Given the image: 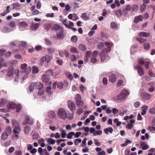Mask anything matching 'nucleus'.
Here are the masks:
<instances>
[{
	"mask_svg": "<svg viewBox=\"0 0 155 155\" xmlns=\"http://www.w3.org/2000/svg\"><path fill=\"white\" fill-rule=\"evenodd\" d=\"M105 45L107 48V49L106 48H104L100 54V59L102 62L107 61L110 59L108 53L110 51V48L113 45L112 42H106L105 43Z\"/></svg>",
	"mask_w": 155,
	"mask_h": 155,
	"instance_id": "obj_1",
	"label": "nucleus"
},
{
	"mask_svg": "<svg viewBox=\"0 0 155 155\" xmlns=\"http://www.w3.org/2000/svg\"><path fill=\"white\" fill-rule=\"evenodd\" d=\"M129 94V92L127 90H124L117 96V98L120 101L124 100L126 99V96H128Z\"/></svg>",
	"mask_w": 155,
	"mask_h": 155,
	"instance_id": "obj_2",
	"label": "nucleus"
},
{
	"mask_svg": "<svg viewBox=\"0 0 155 155\" xmlns=\"http://www.w3.org/2000/svg\"><path fill=\"white\" fill-rule=\"evenodd\" d=\"M34 124V120L32 117L28 115H26L24 117L23 121V124L26 125L27 124L32 125Z\"/></svg>",
	"mask_w": 155,
	"mask_h": 155,
	"instance_id": "obj_3",
	"label": "nucleus"
},
{
	"mask_svg": "<svg viewBox=\"0 0 155 155\" xmlns=\"http://www.w3.org/2000/svg\"><path fill=\"white\" fill-rule=\"evenodd\" d=\"M58 115L59 118L63 119H65L67 117L66 112L63 108L59 109L58 113Z\"/></svg>",
	"mask_w": 155,
	"mask_h": 155,
	"instance_id": "obj_4",
	"label": "nucleus"
},
{
	"mask_svg": "<svg viewBox=\"0 0 155 155\" xmlns=\"http://www.w3.org/2000/svg\"><path fill=\"white\" fill-rule=\"evenodd\" d=\"M67 105L68 108L71 111L73 115L74 111L76 110V106L75 102L71 100L69 101H68Z\"/></svg>",
	"mask_w": 155,
	"mask_h": 155,
	"instance_id": "obj_5",
	"label": "nucleus"
},
{
	"mask_svg": "<svg viewBox=\"0 0 155 155\" xmlns=\"http://www.w3.org/2000/svg\"><path fill=\"white\" fill-rule=\"evenodd\" d=\"M75 100L77 106L78 107H80L84 104V102L82 101L81 95L79 94H77L75 97Z\"/></svg>",
	"mask_w": 155,
	"mask_h": 155,
	"instance_id": "obj_6",
	"label": "nucleus"
},
{
	"mask_svg": "<svg viewBox=\"0 0 155 155\" xmlns=\"http://www.w3.org/2000/svg\"><path fill=\"white\" fill-rule=\"evenodd\" d=\"M18 25L20 30L22 31L27 28L28 25L26 21H22L18 22Z\"/></svg>",
	"mask_w": 155,
	"mask_h": 155,
	"instance_id": "obj_7",
	"label": "nucleus"
},
{
	"mask_svg": "<svg viewBox=\"0 0 155 155\" xmlns=\"http://www.w3.org/2000/svg\"><path fill=\"white\" fill-rule=\"evenodd\" d=\"M134 68L135 70H137L138 73L139 75L143 76L144 74V72L143 68L138 65L137 64L134 66Z\"/></svg>",
	"mask_w": 155,
	"mask_h": 155,
	"instance_id": "obj_8",
	"label": "nucleus"
},
{
	"mask_svg": "<svg viewBox=\"0 0 155 155\" xmlns=\"http://www.w3.org/2000/svg\"><path fill=\"white\" fill-rule=\"evenodd\" d=\"M64 30L63 29H61L60 31L57 32V37L58 39L62 40L64 38Z\"/></svg>",
	"mask_w": 155,
	"mask_h": 155,
	"instance_id": "obj_9",
	"label": "nucleus"
},
{
	"mask_svg": "<svg viewBox=\"0 0 155 155\" xmlns=\"http://www.w3.org/2000/svg\"><path fill=\"white\" fill-rule=\"evenodd\" d=\"M64 86L63 84L61 82H55L53 84V87L54 88L56 87L59 89H62Z\"/></svg>",
	"mask_w": 155,
	"mask_h": 155,
	"instance_id": "obj_10",
	"label": "nucleus"
},
{
	"mask_svg": "<svg viewBox=\"0 0 155 155\" xmlns=\"http://www.w3.org/2000/svg\"><path fill=\"white\" fill-rule=\"evenodd\" d=\"M141 96L142 99L148 100L150 98L151 95L147 92H143L142 93Z\"/></svg>",
	"mask_w": 155,
	"mask_h": 155,
	"instance_id": "obj_11",
	"label": "nucleus"
},
{
	"mask_svg": "<svg viewBox=\"0 0 155 155\" xmlns=\"http://www.w3.org/2000/svg\"><path fill=\"white\" fill-rule=\"evenodd\" d=\"M1 31L4 33H8L13 31L12 29H10V28L7 26H5L1 29Z\"/></svg>",
	"mask_w": 155,
	"mask_h": 155,
	"instance_id": "obj_12",
	"label": "nucleus"
},
{
	"mask_svg": "<svg viewBox=\"0 0 155 155\" xmlns=\"http://www.w3.org/2000/svg\"><path fill=\"white\" fill-rule=\"evenodd\" d=\"M62 28H61L59 25L57 24H55L51 27V30L56 31V32L60 31L61 29Z\"/></svg>",
	"mask_w": 155,
	"mask_h": 155,
	"instance_id": "obj_13",
	"label": "nucleus"
},
{
	"mask_svg": "<svg viewBox=\"0 0 155 155\" xmlns=\"http://www.w3.org/2000/svg\"><path fill=\"white\" fill-rule=\"evenodd\" d=\"M117 79L116 75L114 74H111L109 77V81L112 83H114Z\"/></svg>",
	"mask_w": 155,
	"mask_h": 155,
	"instance_id": "obj_14",
	"label": "nucleus"
},
{
	"mask_svg": "<svg viewBox=\"0 0 155 155\" xmlns=\"http://www.w3.org/2000/svg\"><path fill=\"white\" fill-rule=\"evenodd\" d=\"M131 10V6L129 5H127L126 8L123 10V14L124 15H126L128 13V12Z\"/></svg>",
	"mask_w": 155,
	"mask_h": 155,
	"instance_id": "obj_15",
	"label": "nucleus"
},
{
	"mask_svg": "<svg viewBox=\"0 0 155 155\" xmlns=\"http://www.w3.org/2000/svg\"><path fill=\"white\" fill-rule=\"evenodd\" d=\"M42 79L44 83H47L49 81V77L45 74H43L42 75Z\"/></svg>",
	"mask_w": 155,
	"mask_h": 155,
	"instance_id": "obj_16",
	"label": "nucleus"
},
{
	"mask_svg": "<svg viewBox=\"0 0 155 155\" xmlns=\"http://www.w3.org/2000/svg\"><path fill=\"white\" fill-rule=\"evenodd\" d=\"M27 43L25 41L21 42L19 44V48L21 50L24 49L27 47Z\"/></svg>",
	"mask_w": 155,
	"mask_h": 155,
	"instance_id": "obj_17",
	"label": "nucleus"
},
{
	"mask_svg": "<svg viewBox=\"0 0 155 155\" xmlns=\"http://www.w3.org/2000/svg\"><path fill=\"white\" fill-rule=\"evenodd\" d=\"M24 131L25 134L28 135L31 130L30 127L28 126H27L24 127Z\"/></svg>",
	"mask_w": 155,
	"mask_h": 155,
	"instance_id": "obj_18",
	"label": "nucleus"
},
{
	"mask_svg": "<svg viewBox=\"0 0 155 155\" xmlns=\"http://www.w3.org/2000/svg\"><path fill=\"white\" fill-rule=\"evenodd\" d=\"M51 24L49 22H47L44 23L43 25L44 28L45 29L47 30V31H48L49 29L51 28Z\"/></svg>",
	"mask_w": 155,
	"mask_h": 155,
	"instance_id": "obj_19",
	"label": "nucleus"
},
{
	"mask_svg": "<svg viewBox=\"0 0 155 155\" xmlns=\"http://www.w3.org/2000/svg\"><path fill=\"white\" fill-rule=\"evenodd\" d=\"M81 17L84 20L86 21L89 20V17L87 15V13L86 12L83 13L81 15Z\"/></svg>",
	"mask_w": 155,
	"mask_h": 155,
	"instance_id": "obj_20",
	"label": "nucleus"
},
{
	"mask_svg": "<svg viewBox=\"0 0 155 155\" xmlns=\"http://www.w3.org/2000/svg\"><path fill=\"white\" fill-rule=\"evenodd\" d=\"M15 128L13 130L14 133H19L21 130L19 125L14 126Z\"/></svg>",
	"mask_w": 155,
	"mask_h": 155,
	"instance_id": "obj_21",
	"label": "nucleus"
},
{
	"mask_svg": "<svg viewBox=\"0 0 155 155\" xmlns=\"http://www.w3.org/2000/svg\"><path fill=\"white\" fill-rule=\"evenodd\" d=\"M113 131V129L111 127H108L104 129V132L107 134H108L109 132L110 133H112Z\"/></svg>",
	"mask_w": 155,
	"mask_h": 155,
	"instance_id": "obj_22",
	"label": "nucleus"
},
{
	"mask_svg": "<svg viewBox=\"0 0 155 155\" xmlns=\"http://www.w3.org/2000/svg\"><path fill=\"white\" fill-rule=\"evenodd\" d=\"M16 104L14 102H9L8 105V109H14L15 107Z\"/></svg>",
	"mask_w": 155,
	"mask_h": 155,
	"instance_id": "obj_23",
	"label": "nucleus"
},
{
	"mask_svg": "<svg viewBox=\"0 0 155 155\" xmlns=\"http://www.w3.org/2000/svg\"><path fill=\"white\" fill-rule=\"evenodd\" d=\"M55 114L54 112L53 111H50L48 113V117L51 118H53L55 117Z\"/></svg>",
	"mask_w": 155,
	"mask_h": 155,
	"instance_id": "obj_24",
	"label": "nucleus"
},
{
	"mask_svg": "<svg viewBox=\"0 0 155 155\" xmlns=\"http://www.w3.org/2000/svg\"><path fill=\"white\" fill-rule=\"evenodd\" d=\"M115 15L118 17H120L122 15V12L120 9H118L115 12Z\"/></svg>",
	"mask_w": 155,
	"mask_h": 155,
	"instance_id": "obj_25",
	"label": "nucleus"
},
{
	"mask_svg": "<svg viewBox=\"0 0 155 155\" xmlns=\"http://www.w3.org/2000/svg\"><path fill=\"white\" fill-rule=\"evenodd\" d=\"M35 86H36V84L34 83H32L30 85L29 87V89L30 92H31L33 91Z\"/></svg>",
	"mask_w": 155,
	"mask_h": 155,
	"instance_id": "obj_26",
	"label": "nucleus"
},
{
	"mask_svg": "<svg viewBox=\"0 0 155 155\" xmlns=\"http://www.w3.org/2000/svg\"><path fill=\"white\" fill-rule=\"evenodd\" d=\"M46 58L47 63H48L50 61V60L52 59V55L51 54H48L45 56Z\"/></svg>",
	"mask_w": 155,
	"mask_h": 155,
	"instance_id": "obj_27",
	"label": "nucleus"
},
{
	"mask_svg": "<svg viewBox=\"0 0 155 155\" xmlns=\"http://www.w3.org/2000/svg\"><path fill=\"white\" fill-rule=\"evenodd\" d=\"M14 74V72L13 71L12 69V68H11V69H10L7 74V76L8 77H12Z\"/></svg>",
	"mask_w": 155,
	"mask_h": 155,
	"instance_id": "obj_28",
	"label": "nucleus"
},
{
	"mask_svg": "<svg viewBox=\"0 0 155 155\" xmlns=\"http://www.w3.org/2000/svg\"><path fill=\"white\" fill-rule=\"evenodd\" d=\"M9 135L6 133L4 132L3 133L1 136V138L3 140H5L8 138V136Z\"/></svg>",
	"mask_w": 155,
	"mask_h": 155,
	"instance_id": "obj_29",
	"label": "nucleus"
},
{
	"mask_svg": "<svg viewBox=\"0 0 155 155\" xmlns=\"http://www.w3.org/2000/svg\"><path fill=\"white\" fill-rule=\"evenodd\" d=\"M143 47L144 49L148 50L150 49V46L149 43L146 42L144 44Z\"/></svg>",
	"mask_w": 155,
	"mask_h": 155,
	"instance_id": "obj_30",
	"label": "nucleus"
},
{
	"mask_svg": "<svg viewBox=\"0 0 155 155\" xmlns=\"http://www.w3.org/2000/svg\"><path fill=\"white\" fill-rule=\"evenodd\" d=\"M45 74H47V75L50 76H52L53 74V72L52 70H48Z\"/></svg>",
	"mask_w": 155,
	"mask_h": 155,
	"instance_id": "obj_31",
	"label": "nucleus"
},
{
	"mask_svg": "<svg viewBox=\"0 0 155 155\" xmlns=\"http://www.w3.org/2000/svg\"><path fill=\"white\" fill-rule=\"evenodd\" d=\"M11 122L13 127L19 125L18 123L15 119H12Z\"/></svg>",
	"mask_w": 155,
	"mask_h": 155,
	"instance_id": "obj_32",
	"label": "nucleus"
},
{
	"mask_svg": "<svg viewBox=\"0 0 155 155\" xmlns=\"http://www.w3.org/2000/svg\"><path fill=\"white\" fill-rule=\"evenodd\" d=\"M47 142L50 144H54L55 143V140L53 139H52L51 138H48Z\"/></svg>",
	"mask_w": 155,
	"mask_h": 155,
	"instance_id": "obj_33",
	"label": "nucleus"
},
{
	"mask_svg": "<svg viewBox=\"0 0 155 155\" xmlns=\"http://www.w3.org/2000/svg\"><path fill=\"white\" fill-rule=\"evenodd\" d=\"M124 82L122 80H119L116 86L117 87H120L123 85Z\"/></svg>",
	"mask_w": 155,
	"mask_h": 155,
	"instance_id": "obj_34",
	"label": "nucleus"
},
{
	"mask_svg": "<svg viewBox=\"0 0 155 155\" xmlns=\"http://www.w3.org/2000/svg\"><path fill=\"white\" fill-rule=\"evenodd\" d=\"M31 67L28 66L25 69L24 71L26 74H28L31 72Z\"/></svg>",
	"mask_w": 155,
	"mask_h": 155,
	"instance_id": "obj_35",
	"label": "nucleus"
},
{
	"mask_svg": "<svg viewBox=\"0 0 155 155\" xmlns=\"http://www.w3.org/2000/svg\"><path fill=\"white\" fill-rule=\"evenodd\" d=\"M38 68L35 66H34L32 67V71L33 74L37 73H38Z\"/></svg>",
	"mask_w": 155,
	"mask_h": 155,
	"instance_id": "obj_36",
	"label": "nucleus"
},
{
	"mask_svg": "<svg viewBox=\"0 0 155 155\" xmlns=\"http://www.w3.org/2000/svg\"><path fill=\"white\" fill-rule=\"evenodd\" d=\"M139 35L140 36L146 37L149 36V34L145 32H141L140 33Z\"/></svg>",
	"mask_w": 155,
	"mask_h": 155,
	"instance_id": "obj_37",
	"label": "nucleus"
},
{
	"mask_svg": "<svg viewBox=\"0 0 155 155\" xmlns=\"http://www.w3.org/2000/svg\"><path fill=\"white\" fill-rule=\"evenodd\" d=\"M16 111L17 112H19L22 108V106L20 104H18L16 105Z\"/></svg>",
	"mask_w": 155,
	"mask_h": 155,
	"instance_id": "obj_38",
	"label": "nucleus"
},
{
	"mask_svg": "<svg viewBox=\"0 0 155 155\" xmlns=\"http://www.w3.org/2000/svg\"><path fill=\"white\" fill-rule=\"evenodd\" d=\"M138 6L136 5H133L131 6V10L133 12L135 11H137L138 10Z\"/></svg>",
	"mask_w": 155,
	"mask_h": 155,
	"instance_id": "obj_39",
	"label": "nucleus"
},
{
	"mask_svg": "<svg viewBox=\"0 0 155 155\" xmlns=\"http://www.w3.org/2000/svg\"><path fill=\"white\" fill-rule=\"evenodd\" d=\"M12 132V128L8 126V127L6 129L5 132L8 135H10V134Z\"/></svg>",
	"mask_w": 155,
	"mask_h": 155,
	"instance_id": "obj_40",
	"label": "nucleus"
},
{
	"mask_svg": "<svg viewBox=\"0 0 155 155\" xmlns=\"http://www.w3.org/2000/svg\"><path fill=\"white\" fill-rule=\"evenodd\" d=\"M134 116L132 114L130 115L129 116H126L124 117V120H126L127 122H128V120L129 119H131L133 118Z\"/></svg>",
	"mask_w": 155,
	"mask_h": 155,
	"instance_id": "obj_41",
	"label": "nucleus"
},
{
	"mask_svg": "<svg viewBox=\"0 0 155 155\" xmlns=\"http://www.w3.org/2000/svg\"><path fill=\"white\" fill-rule=\"evenodd\" d=\"M36 87L38 89H41L43 88V85L40 83H37L36 84Z\"/></svg>",
	"mask_w": 155,
	"mask_h": 155,
	"instance_id": "obj_42",
	"label": "nucleus"
},
{
	"mask_svg": "<svg viewBox=\"0 0 155 155\" xmlns=\"http://www.w3.org/2000/svg\"><path fill=\"white\" fill-rule=\"evenodd\" d=\"M32 139L33 140H35L38 139L40 137L38 134L37 133H35L32 136Z\"/></svg>",
	"mask_w": 155,
	"mask_h": 155,
	"instance_id": "obj_43",
	"label": "nucleus"
},
{
	"mask_svg": "<svg viewBox=\"0 0 155 155\" xmlns=\"http://www.w3.org/2000/svg\"><path fill=\"white\" fill-rule=\"evenodd\" d=\"M102 131L101 130H99L97 131L95 130L94 133V135L96 136L97 135H100L102 134Z\"/></svg>",
	"mask_w": 155,
	"mask_h": 155,
	"instance_id": "obj_44",
	"label": "nucleus"
},
{
	"mask_svg": "<svg viewBox=\"0 0 155 155\" xmlns=\"http://www.w3.org/2000/svg\"><path fill=\"white\" fill-rule=\"evenodd\" d=\"M104 44L103 43L100 42L97 45V48L101 49L104 48Z\"/></svg>",
	"mask_w": 155,
	"mask_h": 155,
	"instance_id": "obj_45",
	"label": "nucleus"
},
{
	"mask_svg": "<svg viewBox=\"0 0 155 155\" xmlns=\"http://www.w3.org/2000/svg\"><path fill=\"white\" fill-rule=\"evenodd\" d=\"M110 27L113 29H115L117 28V24L114 22H112L110 24Z\"/></svg>",
	"mask_w": 155,
	"mask_h": 155,
	"instance_id": "obj_46",
	"label": "nucleus"
},
{
	"mask_svg": "<svg viewBox=\"0 0 155 155\" xmlns=\"http://www.w3.org/2000/svg\"><path fill=\"white\" fill-rule=\"evenodd\" d=\"M146 5L145 4H143L140 7V11L141 12H143L146 9Z\"/></svg>",
	"mask_w": 155,
	"mask_h": 155,
	"instance_id": "obj_47",
	"label": "nucleus"
},
{
	"mask_svg": "<svg viewBox=\"0 0 155 155\" xmlns=\"http://www.w3.org/2000/svg\"><path fill=\"white\" fill-rule=\"evenodd\" d=\"M74 133L73 132H69L68 135H67V137L68 139H71L72 138V136L74 135Z\"/></svg>",
	"mask_w": 155,
	"mask_h": 155,
	"instance_id": "obj_48",
	"label": "nucleus"
},
{
	"mask_svg": "<svg viewBox=\"0 0 155 155\" xmlns=\"http://www.w3.org/2000/svg\"><path fill=\"white\" fill-rule=\"evenodd\" d=\"M81 141V139L80 138L75 139L74 141V144L77 146L78 145V143H80Z\"/></svg>",
	"mask_w": 155,
	"mask_h": 155,
	"instance_id": "obj_49",
	"label": "nucleus"
},
{
	"mask_svg": "<svg viewBox=\"0 0 155 155\" xmlns=\"http://www.w3.org/2000/svg\"><path fill=\"white\" fill-rule=\"evenodd\" d=\"M71 41L72 42H75L77 41V37L75 35L72 36L71 38Z\"/></svg>",
	"mask_w": 155,
	"mask_h": 155,
	"instance_id": "obj_50",
	"label": "nucleus"
},
{
	"mask_svg": "<svg viewBox=\"0 0 155 155\" xmlns=\"http://www.w3.org/2000/svg\"><path fill=\"white\" fill-rule=\"evenodd\" d=\"M79 48L80 49L83 51L86 50V48L85 45L83 44H80L79 45Z\"/></svg>",
	"mask_w": 155,
	"mask_h": 155,
	"instance_id": "obj_51",
	"label": "nucleus"
},
{
	"mask_svg": "<svg viewBox=\"0 0 155 155\" xmlns=\"http://www.w3.org/2000/svg\"><path fill=\"white\" fill-rule=\"evenodd\" d=\"M5 104V101L3 99H1L0 101V107H2L4 106Z\"/></svg>",
	"mask_w": 155,
	"mask_h": 155,
	"instance_id": "obj_52",
	"label": "nucleus"
},
{
	"mask_svg": "<svg viewBox=\"0 0 155 155\" xmlns=\"http://www.w3.org/2000/svg\"><path fill=\"white\" fill-rule=\"evenodd\" d=\"M70 59L71 61H75L76 60L77 58L74 55L72 54L70 56Z\"/></svg>",
	"mask_w": 155,
	"mask_h": 155,
	"instance_id": "obj_53",
	"label": "nucleus"
},
{
	"mask_svg": "<svg viewBox=\"0 0 155 155\" xmlns=\"http://www.w3.org/2000/svg\"><path fill=\"white\" fill-rule=\"evenodd\" d=\"M71 52L73 53H75L77 52V48L75 47H72L70 49Z\"/></svg>",
	"mask_w": 155,
	"mask_h": 155,
	"instance_id": "obj_54",
	"label": "nucleus"
},
{
	"mask_svg": "<svg viewBox=\"0 0 155 155\" xmlns=\"http://www.w3.org/2000/svg\"><path fill=\"white\" fill-rule=\"evenodd\" d=\"M99 52L97 50L94 51L93 53V56L94 57H97L98 55Z\"/></svg>",
	"mask_w": 155,
	"mask_h": 155,
	"instance_id": "obj_55",
	"label": "nucleus"
},
{
	"mask_svg": "<svg viewBox=\"0 0 155 155\" xmlns=\"http://www.w3.org/2000/svg\"><path fill=\"white\" fill-rule=\"evenodd\" d=\"M9 25L11 28H14L15 27L16 24L14 21H12L10 23Z\"/></svg>",
	"mask_w": 155,
	"mask_h": 155,
	"instance_id": "obj_56",
	"label": "nucleus"
},
{
	"mask_svg": "<svg viewBox=\"0 0 155 155\" xmlns=\"http://www.w3.org/2000/svg\"><path fill=\"white\" fill-rule=\"evenodd\" d=\"M55 50V48H53L50 47L48 48V51L50 53L54 52Z\"/></svg>",
	"mask_w": 155,
	"mask_h": 155,
	"instance_id": "obj_57",
	"label": "nucleus"
},
{
	"mask_svg": "<svg viewBox=\"0 0 155 155\" xmlns=\"http://www.w3.org/2000/svg\"><path fill=\"white\" fill-rule=\"evenodd\" d=\"M39 24L38 23H35L32 24V26L35 29H37L39 27Z\"/></svg>",
	"mask_w": 155,
	"mask_h": 155,
	"instance_id": "obj_58",
	"label": "nucleus"
},
{
	"mask_svg": "<svg viewBox=\"0 0 155 155\" xmlns=\"http://www.w3.org/2000/svg\"><path fill=\"white\" fill-rule=\"evenodd\" d=\"M20 67L22 69H25L27 67V65L26 63H24L21 64Z\"/></svg>",
	"mask_w": 155,
	"mask_h": 155,
	"instance_id": "obj_59",
	"label": "nucleus"
},
{
	"mask_svg": "<svg viewBox=\"0 0 155 155\" xmlns=\"http://www.w3.org/2000/svg\"><path fill=\"white\" fill-rule=\"evenodd\" d=\"M42 46L40 45H37L35 47V50L38 51L41 50L42 49Z\"/></svg>",
	"mask_w": 155,
	"mask_h": 155,
	"instance_id": "obj_60",
	"label": "nucleus"
},
{
	"mask_svg": "<svg viewBox=\"0 0 155 155\" xmlns=\"http://www.w3.org/2000/svg\"><path fill=\"white\" fill-rule=\"evenodd\" d=\"M83 112V110L82 108H79L78 110L77 114H78L79 115L82 113Z\"/></svg>",
	"mask_w": 155,
	"mask_h": 155,
	"instance_id": "obj_61",
	"label": "nucleus"
},
{
	"mask_svg": "<svg viewBox=\"0 0 155 155\" xmlns=\"http://www.w3.org/2000/svg\"><path fill=\"white\" fill-rule=\"evenodd\" d=\"M61 137L63 138H64L65 137L66 133L65 131L64 130H62L61 132Z\"/></svg>",
	"mask_w": 155,
	"mask_h": 155,
	"instance_id": "obj_62",
	"label": "nucleus"
},
{
	"mask_svg": "<svg viewBox=\"0 0 155 155\" xmlns=\"http://www.w3.org/2000/svg\"><path fill=\"white\" fill-rule=\"evenodd\" d=\"M149 112L152 114H155V108H152L150 110Z\"/></svg>",
	"mask_w": 155,
	"mask_h": 155,
	"instance_id": "obj_63",
	"label": "nucleus"
},
{
	"mask_svg": "<svg viewBox=\"0 0 155 155\" xmlns=\"http://www.w3.org/2000/svg\"><path fill=\"white\" fill-rule=\"evenodd\" d=\"M22 152L21 150H18L15 152V155H22Z\"/></svg>",
	"mask_w": 155,
	"mask_h": 155,
	"instance_id": "obj_64",
	"label": "nucleus"
}]
</instances>
